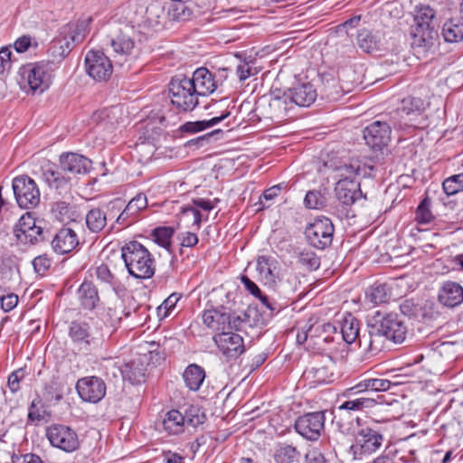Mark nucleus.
Instances as JSON below:
<instances>
[{
  "mask_svg": "<svg viewBox=\"0 0 463 463\" xmlns=\"http://www.w3.org/2000/svg\"><path fill=\"white\" fill-rule=\"evenodd\" d=\"M357 44L364 52L371 53L379 50L380 38L372 31L363 29L358 32Z\"/></svg>",
  "mask_w": 463,
  "mask_h": 463,
  "instance_id": "41",
  "label": "nucleus"
},
{
  "mask_svg": "<svg viewBox=\"0 0 463 463\" xmlns=\"http://www.w3.org/2000/svg\"><path fill=\"white\" fill-rule=\"evenodd\" d=\"M184 418L177 410L168 411L163 420V428L171 435H178L184 430Z\"/></svg>",
  "mask_w": 463,
  "mask_h": 463,
  "instance_id": "35",
  "label": "nucleus"
},
{
  "mask_svg": "<svg viewBox=\"0 0 463 463\" xmlns=\"http://www.w3.org/2000/svg\"><path fill=\"white\" fill-rule=\"evenodd\" d=\"M359 320L352 315L349 314L345 317L341 323L340 333H338L340 339L344 340L348 345L353 344L358 339L361 345L362 340L359 336Z\"/></svg>",
  "mask_w": 463,
  "mask_h": 463,
  "instance_id": "32",
  "label": "nucleus"
},
{
  "mask_svg": "<svg viewBox=\"0 0 463 463\" xmlns=\"http://www.w3.org/2000/svg\"><path fill=\"white\" fill-rule=\"evenodd\" d=\"M121 258L130 276L138 279H147L155 275L156 260L140 242H126L121 247Z\"/></svg>",
  "mask_w": 463,
  "mask_h": 463,
  "instance_id": "3",
  "label": "nucleus"
},
{
  "mask_svg": "<svg viewBox=\"0 0 463 463\" xmlns=\"http://www.w3.org/2000/svg\"><path fill=\"white\" fill-rule=\"evenodd\" d=\"M51 245L57 254H68L79 245V238L73 229L63 227L55 233Z\"/></svg>",
  "mask_w": 463,
  "mask_h": 463,
  "instance_id": "23",
  "label": "nucleus"
},
{
  "mask_svg": "<svg viewBox=\"0 0 463 463\" xmlns=\"http://www.w3.org/2000/svg\"><path fill=\"white\" fill-rule=\"evenodd\" d=\"M298 260L309 270H317L320 267V258L310 250H301L298 253Z\"/></svg>",
  "mask_w": 463,
  "mask_h": 463,
  "instance_id": "53",
  "label": "nucleus"
},
{
  "mask_svg": "<svg viewBox=\"0 0 463 463\" xmlns=\"http://www.w3.org/2000/svg\"><path fill=\"white\" fill-rule=\"evenodd\" d=\"M236 73L241 81H243L250 76L256 75L258 71L253 68L249 62H244L237 66Z\"/></svg>",
  "mask_w": 463,
  "mask_h": 463,
  "instance_id": "62",
  "label": "nucleus"
},
{
  "mask_svg": "<svg viewBox=\"0 0 463 463\" xmlns=\"http://www.w3.org/2000/svg\"><path fill=\"white\" fill-rule=\"evenodd\" d=\"M183 416L184 418V423L194 428L202 425L206 420L204 412L197 406H190L187 408Z\"/></svg>",
  "mask_w": 463,
  "mask_h": 463,
  "instance_id": "50",
  "label": "nucleus"
},
{
  "mask_svg": "<svg viewBox=\"0 0 463 463\" xmlns=\"http://www.w3.org/2000/svg\"><path fill=\"white\" fill-rule=\"evenodd\" d=\"M78 294L80 304L85 309H94L99 301L98 289L91 281H84L80 285Z\"/></svg>",
  "mask_w": 463,
  "mask_h": 463,
  "instance_id": "33",
  "label": "nucleus"
},
{
  "mask_svg": "<svg viewBox=\"0 0 463 463\" xmlns=\"http://www.w3.org/2000/svg\"><path fill=\"white\" fill-rule=\"evenodd\" d=\"M368 348L372 353L382 350L385 340L395 344L402 343L407 335V327L396 313L376 311L367 320Z\"/></svg>",
  "mask_w": 463,
  "mask_h": 463,
  "instance_id": "1",
  "label": "nucleus"
},
{
  "mask_svg": "<svg viewBox=\"0 0 463 463\" xmlns=\"http://www.w3.org/2000/svg\"><path fill=\"white\" fill-rule=\"evenodd\" d=\"M340 179L356 180L355 176L360 173V162L351 160L344 163L335 168Z\"/></svg>",
  "mask_w": 463,
  "mask_h": 463,
  "instance_id": "49",
  "label": "nucleus"
},
{
  "mask_svg": "<svg viewBox=\"0 0 463 463\" xmlns=\"http://www.w3.org/2000/svg\"><path fill=\"white\" fill-rule=\"evenodd\" d=\"M317 92L310 82L298 83L285 91V99L299 107H309L315 102Z\"/></svg>",
  "mask_w": 463,
  "mask_h": 463,
  "instance_id": "19",
  "label": "nucleus"
},
{
  "mask_svg": "<svg viewBox=\"0 0 463 463\" xmlns=\"http://www.w3.org/2000/svg\"><path fill=\"white\" fill-rule=\"evenodd\" d=\"M190 83L189 77L179 74L173 77L168 83V97L176 112L187 113L199 105L198 92Z\"/></svg>",
  "mask_w": 463,
  "mask_h": 463,
  "instance_id": "7",
  "label": "nucleus"
},
{
  "mask_svg": "<svg viewBox=\"0 0 463 463\" xmlns=\"http://www.w3.org/2000/svg\"><path fill=\"white\" fill-rule=\"evenodd\" d=\"M392 383L383 378H366L358 383L357 389L364 388L367 393L376 392H385L390 389Z\"/></svg>",
  "mask_w": 463,
  "mask_h": 463,
  "instance_id": "46",
  "label": "nucleus"
},
{
  "mask_svg": "<svg viewBox=\"0 0 463 463\" xmlns=\"http://www.w3.org/2000/svg\"><path fill=\"white\" fill-rule=\"evenodd\" d=\"M46 436L53 447L66 452H72L79 448L77 433L68 426L53 424L47 428Z\"/></svg>",
  "mask_w": 463,
  "mask_h": 463,
  "instance_id": "15",
  "label": "nucleus"
},
{
  "mask_svg": "<svg viewBox=\"0 0 463 463\" xmlns=\"http://www.w3.org/2000/svg\"><path fill=\"white\" fill-rule=\"evenodd\" d=\"M12 187L18 205L24 209H33L40 203V191L33 179L27 175L17 176Z\"/></svg>",
  "mask_w": 463,
  "mask_h": 463,
  "instance_id": "11",
  "label": "nucleus"
},
{
  "mask_svg": "<svg viewBox=\"0 0 463 463\" xmlns=\"http://www.w3.org/2000/svg\"><path fill=\"white\" fill-rule=\"evenodd\" d=\"M56 69L54 61H42L26 64L21 69V77L33 92H43L52 83V72Z\"/></svg>",
  "mask_w": 463,
  "mask_h": 463,
  "instance_id": "8",
  "label": "nucleus"
},
{
  "mask_svg": "<svg viewBox=\"0 0 463 463\" xmlns=\"http://www.w3.org/2000/svg\"><path fill=\"white\" fill-rule=\"evenodd\" d=\"M304 203L309 209H318L324 205V197L318 191H308L305 196Z\"/></svg>",
  "mask_w": 463,
  "mask_h": 463,
  "instance_id": "56",
  "label": "nucleus"
},
{
  "mask_svg": "<svg viewBox=\"0 0 463 463\" xmlns=\"http://www.w3.org/2000/svg\"><path fill=\"white\" fill-rule=\"evenodd\" d=\"M335 192L337 199L345 205L353 204L362 196L360 183L357 180L339 179Z\"/></svg>",
  "mask_w": 463,
  "mask_h": 463,
  "instance_id": "27",
  "label": "nucleus"
},
{
  "mask_svg": "<svg viewBox=\"0 0 463 463\" xmlns=\"http://www.w3.org/2000/svg\"><path fill=\"white\" fill-rule=\"evenodd\" d=\"M203 324L215 334L224 333L227 330L241 331L245 324L240 316L231 313L226 307L212 308L203 313Z\"/></svg>",
  "mask_w": 463,
  "mask_h": 463,
  "instance_id": "9",
  "label": "nucleus"
},
{
  "mask_svg": "<svg viewBox=\"0 0 463 463\" xmlns=\"http://www.w3.org/2000/svg\"><path fill=\"white\" fill-rule=\"evenodd\" d=\"M147 199L144 194H138L132 198L117 217L115 223L122 226H129L136 222L138 213L146 209Z\"/></svg>",
  "mask_w": 463,
  "mask_h": 463,
  "instance_id": "25",
  "label": "nucleus"
},
{
  "mask_svg": "<svg viewBox=\"0 0 463 463\" xmlns=\"http://www.w3.org/2000/svg\"><path fill=\"white\" fill-rule=\"evenodd\" d=\"M1 307L5 312L13 310L18 304V297L15 294L0 296Z\"/></svg>",
  "mask_w": 463,
  "mask_h": 463,
  "instance_id": "64",
  "label": "nucleus"
},
{
  "mask_svg": "<svg viewBox=\"0 0 463 463\" xmlns=\"http://www.w3.org/2000/svg\"><path fill=\"white\" fill-rule=\"evenodd\" d=\"M49 239V231L35 225L24 235H20L17 243L22 245H35Z\"/></svg>",
  "mask_w": 463,
  "mask_h": 463,
  "instance_id": "43",
  "label": "nucleus"
},
{
  "mask_svg": "<svg viewBox=\"0 0 463 463\" xmlns=\"http://www.w3.org/2000/svg\"><path fill=\"white\" fill-rule=\"evenodd\" d=\"M278 261L271 256H259L256 261V269L261 280L265 284L273 285L276 283V269Z\"/></svg>",
  "mask_w": 463,
  "mask_h": 463,
  "instance_id": "30",
  "label": "nucleus"
},
{
  "mask_svg": "<svg viewBox=\"0 0 463 463\" xmlns=\"http://www.w3.org/2000/svg\"><path fill=\"white\" fill-rule=\"evenodd\" d=\"M91 21H80L78 23H69L63 25L60 33L50 43L48 53L51 61L56 62V66L71 52L74 46L81 43L87 33L89 23Z\"/></svg>",
  "mask_w": 463,
  "mask_h": 463,
  "instance_id": "4",
  "label": "nucleus"
},
{
  "mask_svg": "<svg viewBox=\"0 0 463 463\" xmlns=\"http://www.w3.org/2000/svg\"><path fill=\"white\" fill-rule=\"evenodd\" d=\"M431 201L425 197L418 205L415 213V220L421 224L430 223L433 220V214L430 211Z\"/></svg>",
  "mask_w": 463,
  "mask_h": 463,
  "instance_id": "52",
  "label": "nucleus"
},
{
  "mask_svg": "<svg viewBox=\"0 0 463 463\" xmlns=\"http://www.w3.org/2000/svg\"><path fill=\"white\" fill-rule=\"evenodd\" d=\"M120 372L124 380L132 384H138L145 381V369L141 364L130 362L126 364L122 369L116 367Z\"/></svg>",
  "mask_w": 463,
  "mask_h": 463,
  "instance_id": "38",
  "label": "nucleus"
},
{
  "mask_svg": "<svg viewBox=\"0 0 463 463\" xmlns=\"http://www.w3.org/2000/svg\"><path fill=\"white\" fill-rule=\"evenodd\" d=\"M440 34L446 43H460L463 40V20L460 17L446 19L441 25Z\"/></svg>",
  "mask_w": 463,
  "mask_h": 463,
  "instance_id": "29",
  "label": "nucleus"
},
{
  "mask_svg": "<svg viewBox=\"0 0 463 463\" xmlns=\"http://www.w3.org/2000/svg\"><path fill=\"white\" fill-rule=\"evenodd\" d=\"M425 110V102L418 97L408 96L402 99L398 111L407 116H420Z\"/></svg>",
  "mask_w": 463,
  "mask_h": 463,
  "instance_id": "40",
  "label": "nucleus"
},
{
  "mask_svg": "<svg viewBox=\"0 0 463 463\" xmlns=\"http://www.w3.org/2000/svg\"><path fill=\"white\" fill-rule=\"evenodd\" d=\"M52 212L55 218L61 222L75 221L76 212L69 203L63 201L55 203L52 208Z\"/></svg>",
  "mask_w": 463,
  "mask_h": 463,
  "instance_id": "45",
  "label": "nucleus"
},
{
  "mask_svg": "<svg viewBox=\"0 0 463 463\" xmlns=\"http://www.w3.org/2000/svg\"><path fill=\"white\" fill-rule=\"evenodd\" d=\"M300 288L298 277L292 272L286 273L279 279L277 290L284 298H292L293 295Z\"/></svg>",
  "mask_w": 463,
  "mask_h": 463,
  "instance_id": "36",
  "label": "nucleus"
},
{
  "mask_svg": "<svg viewBox=\"0 0 463 463\" xmlns=\"http://www.w3.org/2000/svg\"><path fill=\"white\" fill-rule=\"evenodd\" d=\"M444 193L449 195H455L463 191V172L446 178L442 183Z\"/></svg>",
  "mask_w": 463,
  "mask_h": 463,
  "instance_id": "48",
  "label": "nucleus"
},
{
  "mask_svg": "<svg viewBox=\"0 0 463 463\" xmlns=\"http://www.w3.org/2000/svg\"><path fill=\"white\" fill-rule=\"evenodd\" d=\"M122 203L123 202L121 199H115L110 202L108 205L109 208V215H110L114 210L117 212L120 211ZM107 215L108 213L99 207L90 210L85 216L88 230L93 233H98L103 231L107 225Z\"/></svg>",
  "mask_w": 463,
  "mask_h": 463,
  "instance_id": "20",
  "label": "nucleus"
},
{
  "mask_svg": "<svg viewBox=\"0 0 463 463\" xmlns=\"http://www.w3.org/2000/svg\"><path fill=\"white\" fill-rule=\"evenodd\" d=\"M436 11L428 5L415 7L413 24L411 27V46L419 52H427L434 45L438 35L436 30Z\"/></svg>",
  "mask_w": 463,
  "mask_h": 463,
  "instance_id": "2",
  "label": "nucleus"
},
{
  "mask_svg": "<svg viewBox=\"0 0 463 463\" xmlns=\"http://www.w3.org/2000/svg\"><path fill=\"white\" fill-rule=\"evenodd\" d=\"M272 458L275 463H296L300 458V451L291 444L279 442L274 447Z\"/></svg>",
  "mask_w": 463,
  "mask_h": 463,
  "instance_id": "31",
  "label": "nucleus"
},
{
  "mask_svg": "<svg viewBox=\"0 0 463 463\" xmlns=\"http://www.w3.org/2000/svg\"><path fill=\"white\" fill-rule=\"evenodd\" d=\"M96 276L101 282L114 286L116 284L115 276L106 264H101L96 269Z\"/></svg>",
  "mask_w": 463,
  "mask_h": 463,
  "instance_id": "57",
  "label": "nucleus"
},
{
  "mask_svg": "<svg viewBox=\"0 0 463 463\" xmlns=\"http://www.w3.org/2000/svg\"><path fill=\"white\" fill-rule=\"evenodd\" d=\"M136 32L131 26H125L123 30L110 40V45L114 52L120 55L132 54L135 48H137V43L135 39Z\"/></svg>",
  "mask_w": 463,
  "mask_h": 463,
  "instance_id": "26",
  "label": "nucleus"
},
{
  "mask_svg": "<svg viewBox=\"0 0 463 463\" xmlns=\"http://www.w3.org/2000/svg\"><path fill=\"white\" fill-rule=\"evenodd\" d=\"M181 213L184 217L191 219L193 222V225H195L198 229L200 228L202 222V214L198 209H196L193 205H187L185 207H183Z\"/></svg>",
  "mask_w": 463,
  "mask_h": 463,
  "instance_id": "60",
  "label": "nucleus"
},
{
  "mask_svg": "<svg viewBox=\"0 0 463 463\" xmlns=\"http://www.w3.org/2000/svg\"><path fill=\"white\" fill-rule=\"evenodd\" d=\"M183 378L185 385L191 391H197L205 378V372L201 366L193 364L186 367L183 373Z\"/></svg>",
  "mask_w": 463,
  "mask_h": 463,
  "instance_id": "34",
  "label": "nucleus"
},
{
  "mask_svg": "<svg viewBox=\"0 0 463 463\" xmlns=\"http://www.w3.org/2000/svg\"><path fill=\"white\" fill-rule=\"evenodd\" d=\"M51 263V259H49L45 254L37 256L33 260L34 271L42 276L50 269Z\"/></svg>",
  "mask_w": 463,
  "mask_h": 463,
  "instance_id": "59",
  "label": "nucleus"
},
{
  "mask_svg": "<svg viewBox=\"0 0 463 463\" xmlns=\"http://www.w3.org/2000/svg\"><path fill=\"white\" fill-rule=\"evenodd\" d=\"M308 334L310 336V349L314 352L335 349L334 344L340 340L337 327L331 323H311Z\"/></svg>",
  "mask_w": 463,
  "mask_h": 463,
  "instance_id": "10",
  "label": "nucleus"
},
{
  "mask_svg": "<svg viewBox=\"0 0 463 463\" xmlns=\"http://www.w3.org/2000/svg\"><path fill=\"white\" fill-rule=\"evenodd\" d=\"M306 463H327V460L324 455L318 449L313 448L305 455Z\"/></svg>",
  "mask_w": 463,
  "mask_h": 463,
  "instance_id": "63",
  "label": "nucleus"
},
{
  "mask_svg": "<svg viewBox=\"0 0 463 463\" xmlns=\"http://www.w3.org/2000/svg\"><path fill=\"white\" fill-rule=\"evenodd\" d=\"M366 298L370 302L378 305L385 303L389 299V293L385 284H374L366 292Z\"/></svg>",
  "mask_w": 463,
  "mask_h": 463,
  "instance_id": "47",
  "label": "nucleus"
},
{
  "mask_svg": "<svg viewBox=\"0 0 463 463\" xmlns=\"http://www.w3.org/2000/svg\"><path fill=\"white\" fill-rule=\"evenodd\" d=\"M230 116V111L223 112L221 116L214 117L208 120H199V121H189L184 124H183L180 127L181 132L185 133H197L200 131H203L206 128H212L215 126L216 124L222 122L225 118H227Z\"/></svg>",
  "mask_w": 463,
  "mask_h": 463,
  "instance_id": "37",
  "label": "nucleus"
},
{
  "mask_svg": "<svg viewBox=\"0 0 463 463\" xmlns=\"http://www.w3.org/2000/svg\"><path fill=\"white\" fill-rule=\"evenodd\" d=\"M91 319L92 321H99V325L102 326V332L104 333V329L116 327L120 323L121 317L118 316L116 309L106 307L99 312L96 318Z\"/></svg>",
  "mask_w": 463,
  "mask_h": 463,
  "instance_id": "44",
  "label": "nucleus"
},
{
  "mask_svg": "<svg viewBox=\"0 0 463 463\" xmlns=\"http://www.w3.org/2000/svg\"><path fill=\"white\" fill-rule=\"evenodd\" d=\"M334 231L331 220L323 217L310 223L305 230V235L312 247L324 250L331 245Z\"/></svg>",
  "mask_w": 463,
  "mask_h": 463,
  "instance_id": "12",
  "label": "nucleus"
},
{
  "mask_svg": "<svg viewBox=\"0 0 463 463\" xmlns=\"http://www.w3.org/2000/svg\"><path fill=\"white\" fill-rule=\"evenodd\" d=\"M190 83L198 92L199 97H205L214 92L218 87V80L215 79V74L210 71L205 67L196 69L191 78Z\"/></svg>",
  "mask_w": 463,
  "mask_h": 463,
  "instance_id": "21",
  "label": "nucleus"
},
{
  "mask_svg": "<svg viewBox=\"0 0 463 463\" xmlns=\"http://www.w3.org/2000/svg\"><path fill=\"white\" fill-rule=\"evenodd\" d=\"M289 99H285V92L283 96H274L270 99L269 106L274 110L275 117L283 118L287 111L291 109L288 107Z\"/></svg>",
  "mask_w": 463,
  "mask_h": 463,
  "instance_id": "55",
  "label": "nucleus"
},
{
  "mask_svg": "<svg viewBox=\"0 0 463 463\" xmlns=\"http://www.w3.org/2000/svg\"><path fill=\"white\" fill-rule=\"evenodd\" d=\"M376 404V400L370 396H361L357 399L346 400L339 405L340 411H362L365 409L373 408Z\"/></svg>",
  "mask_w": 463,
  "mask_h": 463,
  "instance_id": "42",
  "label": "nucleus"
},
{
  "mask_svg": "<svg viewBox=\"0 0 463 463\" xmlns=\"http://www.w3.org/2000/svg\"><path fill=\"white\" fill-rule=\"evenodd\" d=\"M76 390L83 401L96 403L105 396L106 384L99 377H84L78 380Z\"/></svg>",
  "mask_w": 463,
  "mask_h": 463,
  "instance_id": "17",
  "label": "nucleus"
},
{
  "mask_svg": "<svg viewBox=\"0 0 463 463\" xmlns=\"http://www.w3.org/2000/svg\"><path fill=\"white\" fill-rule=\"evenodd\" d=\"M385 440L384 429L378 421L362 426L354 435V441L348 453L353 459H362L380 450Z\"/></svg>",
  "mask_w": 463,
  "mask_h": 463,
  "instance_id": "6",
  "label": "nucleus"
},
{
  "mask_svg": "<svg viewBox=\"0 0 463 463\" xmlns=\"http://www.w3.org/2000/svg\"><path fill=\"white\" fill-rule=\"evenodd\" d=\"M438 301L449 308L459 306L463 303V287L456 281H444L438 291Z\"/></svg>",
  "mask_w": 463,
  "mask_h": 463,
  "instance_id": "22",
  "label": "nucleus"
},
{
  "mask_svg": "<svg viewBox=\"0 0 463 463\" xmlns=\"http://www.w3.org/2000/svg\"><path fill=\"white\" fill-rule=\"evenodd\" d=\"M84 64L87 74L96 81H107L113 73L110 59L100 51H89Z\"/></svg>",
  "mask_w": 463,
  "mask_h": 463,
  "instance_id": "14",
  "label": "nucleus"
},
{
  "mask_svg": "<svg viewBox=\"0 0 463 463\" xmlns=\"http://www.w3.org/2000/svg\"><path fill=\"white\" fill-rule=\"evenodd\" d=\"M235 330L215 334L213 337L219 350L227 358H237L245 351L243 338Z\"/></svg>",
  "mask_w": 463,
  "mask_h": 463,
  "instance_id": "16",
  "label": "nucleus"
},
{
  "mask_svg": "<svg viewBox=\"0 0 463 463\" xmlns=\"http://www.w3.org/2000/svg\"><path fill=\"white\" fill-rule=\"evenodd\" d=\"M364 138L373 150H382L391 138V127L384 121H374L364 130Z\"/></svg>",
  "mask_w": 463,
  "mask_h": 463,
  "instance_id": "18",
  "label": "nucleus"
},
{
  "mask_svg": "<svg viewBox=\"0 0 463 463\" xmlns=\"http://www.w3.org/2000/svg\"><path fill=\"white\" fill-rule=\"evenodd\" d=\"M181 295L178 293L171 294L161 306L158 307V312L161 314L162 310H164V317H167L169 313L175 307L177 302L179 301Z\"/></svg>",
  "mask_w": 463,
  "mask_h": 463,
  "instance_id": "61",
  "label": "nucleus"
},
{
  "mask_svg": "<svg viewBox=\"0 0 463 463\" xmlns=\"http://www.w3.org/2000/svg\"><path fill=\"white\" fill-rule=\"evenodd\" d=\"M325 412H307L297 418L294 429L301 437L307 440H317L325 429Z\"/></svg>",
  "mask_w": 463,
  "mask_h": 463,
  "instance_id": "13",
  "label": "nucleus"
},
{
  "mask_svg": "<svg viewBox=\"0 0 463 463\" xmlns=\"http://www.w3.org/2000/svg\"><path fill=\"white\" fill-rule=\"evenodd\" d=\"M69 337L80 351L90 353L102 348L105 338L99 321L73 320L69 326Z\"/></svg>",
  "mask_w": 463,
  "mask_h": 463,
  "instance_id": "5",
  "label": "nucleus"
},
{
  "mask_svg": "<svg viewBox=\"0 0 463 463\" xmlns=\"http://www.w3.org/2000/svg\"><path fill=\"white\" fill-rule=\"evenodd\" d=\"M401 312L409 318L418 321L432 317L430 306L419 299L406 298L400 304Z\"/></svg>",
  "mask_w": 463,
  "mask_h": 463,
  "instance_id": "28",
  "label": "nucleus"
},
{
  "mask_svg": "<svg viewBox=\"0 0 463 463\" xmlns=\"http://www.w3.org/2000/svg\"><path fill=\"white\" fill-rule=\"evenodd\" d=\"M36 225L35 219L30 213H24L15 224L14 228V235L16 241L19 240L20 235H24L30 232V230Z\"/></svg>",
  "mask_w": 463,
  "mask_h": 463,
  "instance_id": "51",
  "label": "nucleus"
},
{
  "mask_svg": "<svg viewBox=\"0 0 463 463\" xmlns=\"http://www.w3.org/2000/svg\"><path fill=\"white\" fill-rule=\"evenodd\" d=\"M61 169L71 175L87 174L91 168V161L76 153H63L60 156Z\"/></svg>",
  "mask_w": 463,
  "mask_h": 463,
  "instance_id": "24",
  "label": "nucleus"
},
{
  "mask_svg": "<svg viewBox=\"0 0 463 463\" xmlns=\"http://www.w3.org/2000/svg\"><path fill=\"white\" fill-rule=\"evenodd\" d=\"M221 133H222L221 129H215L212 132L199 136L195 138H193V139L187 141L185 143V146H187V147H191L193 146H195L197 147L204 146L210 143V140L213 136L221 134Z\"/></svg>",
  "mask_w": 463,
  "mask_h": 463,
  "instance_id": "58",
  "label": "nucleus"
},
{
  "mask_svg": "<svg viewBox=\"0 0 463 463\" xmlns=\"http://www.w3.org/2000/svg\"><path fill=\"white\" fill-rule=\"evenodd\" d=\"M42 172L43 180L52 188L58 189L66 184V179L58 171L55 164L51 162L45 163L42 166Z\"/></svg>",
  "mask_w": 463,
  "mask_h": 463,
  "instance_id": "39",
  "label": "nucleus"
},
{
  "mask_svg": "<svg viewBox=\"0 0 463 463\" xmlns=\"http://www.w3.org/2000/svg\"><path fill=\"white\" fill-rule=\"evenodd\" d=\"M174 229L171 227H157L153 231L154 241L160 246L167 249L171 244V238L174 235Z\"/></svg>",
  "mask_w": 463,
  "mask_h": 463,
  "instance_id": "54",
  "label": "nucleus"
}]
</instances>
